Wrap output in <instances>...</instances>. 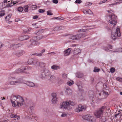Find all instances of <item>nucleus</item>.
I'll use <instances>...</instances> for the list:
<instances>
[{
	"label": "nucleus",
	"instance_id": "8",
	"mask_svg": "<svg viewBox=\"0 0 122 122\" xmlns=\"http://www.w3.org/2000/svg\"><path fill=\"white\" fill-rule=\"evenodd\" d=\"M121 34L120 32V29L117 28L116 30V31L115 32H112L111 35V37L112 39L114 40H116L117 36H120Z\"/></svg>",
	"mask_w": 122,
	"mask_h": 122
},
{
	"label": "nucleus",
	"instance_id": "37",
	"mask_svg": "<svg viewBox=\"0 0 122 122\" xmlns=\"http://www.w3.org/2000/svg\"><path fill=\"white\" fill-rule=\"evenodd\" d=\"M74 83V82L73 81L71 80L70 81H68L67 82V84L69 86H71Z\"/></svg>",
	"mask_w": 122,
	"mask_h": 122
},
{
	"label": "nucleus",
	"instance_id": "61",
	"mask_svg": "<svg viewBox=\"0 0 122 122\" xmlns=\"http://www.w3.org/2000/svg\"><path fill=\"white\" fill-rule=\"evenodd\" d=\"M32 6L31 8H37V7L36 5H32Z\"/></svg>",
	"mask_w": 122,
	"mask_h": 122
},
{
	"label": "nucleus",
	"instance_id": "13",
	"mask_svg": "<svg viewBox=\"0 0 122 122\" xmlns=\"http://www.w3.org/2000/svg\"><path fill=\"white\" fill-rule=\"evenodd\" d=\"M51 95L52 97L51 100L52 103L54 104L57 101L56 95V93H53Z\"/></svg>",
	"mask_w": 122,
	"mask_h": 122
},
{
	"label": "nucleus",
	"instance_id": "45",
	"mask_svg": "<svg viewBox=\"0 0 122 122\" xmlns=\"http://www.w3.org/2000/svg\"><path fill=\"white\" fill-rule=\"evenodd\" d=\"M100 70V69L95 67L94 68L93 71L94 72H98Z\"/></svg>",
	"mask_w": 122,
	"mask_h": 122
},
{
	"label": "nucleus",
	"instance_id": "36",
	"mask_svg": "<svg viewBox=\"0 0 122 122\" xmlns=\"http://www.w3.org/2000/svg\"><path fill=\"white\" fill-rule=\"evenodd\" d=\"M55 77L53 75H51L50 78V80L52 81H54L55 79Z\"/></svg>",
	"mask_w": 122,
	"mask_h": 122
},
{
	"label": "nucleus",
	"instance_id": "19",
	"mask_svg": "<svg viewBox=\"0 0 122 122\" xmlns=\"http://www.w3.org/2000/svg\"><path fill=\"white\" fill-rule=\"evenodd\" d=\"M25 52L23 51H19L18 52L15 54L17 56H22L25 53Z\"/></svg>",
	"mask_w": 122,
	"mask_h": 122
},
{
	"label": "nucleus",
	"instance_id": "33",
	"mask_svg": "<svg viewBox=\"0 0 122 122\" xmlns=\"http://www.w3.org/2000/svg\"><path fill=\"white\" fill-rule=\"evenodd\" d=\"M46 75V77H48L50 75V72L48 70H46L45 71Z\"/></svg>",
	"mask_w": 122,
	"mask_h": 122
},
{
	"label": "nucleus",
	"instance_id": "15",
	"mask_svg": "<svg viewBox=\"0 0 122 122\" xmlns=\"http://www.w3.org/2000/svg\"><path fill=\"white\" fill-rule=\"evenodd\" d=\"M29 38L28 36L25 35L20 36L18 39L20 41H23L26 40L28 39Z\"/></svg>",
	"mask_w": 122,
	"mask_h": 122
},
{
	"label": "nucleus",
	"instance_id": "32",
	"mask_svg": "<svg viewBox=\"0 0 122 122\" xmlns=\"http://www.w3.org/2000/svg\"><path fill=\"white\" fill-rule=\"evenodd\" d=\"M68 102L69 103V106H70V105L74 106L76 104V103L74 102L71 101H68Z\"/></svg>",
	"mask_w": 122,
	"mask_h": 122
},
{
	"label": "nucleus",
	"instance_id": "43",
	"mask_svg": "<svg viewBox=\"0 0 122 122\" xmlns=\"http://www.w3.org/2000/svg\"><path fill=\"white\" fill-rule=\"evenodd\" d=\"M79 99V100L80 101L84 100L85 99L84 97L82 96H80Z\"/></svg>",
	"mask_w": 122,
	"mask_h": 122
},
{
	"label": "nucleus",
	"instance_id": "53",
	"mask_svg": "<svg viewBox=\"0 0 122 122\" xmlns=\"http://www.w3.org/2000/svg\"><path fill=\"white\" fill-rule=\"evenodd\" d=\"M4 5H3V3H0V8H6L5 6H4Z\"/></svg>",
	"mask_w": 122,
	"mask_h": 122
},
{
	"label": "nucleus",
	"instance_id": "58",
	"mask_svg": "<svg viewBox=\"0 0 122 122\" xmlns=\"http://www.w3.org/2000/svg\"><path fill=\"white\" fill-rule=\"evenodd\" d=\"M39 17V16L38 15H35L33 17V19L35 20L38 18Z\"/></svg>",
	"mask_w": 122,
	"mask_h": 122
},
{
	"label": "nucleus",
	"instance_id": "29",
	"mask_svg": "<svg viewBox=\"0 0 122 122\" xmlns=\"http://www.w3.org/2000/svg\"><path fill=\"white\" fill-rule=\"evenodd\" d=\"M27 84L29 86L31 87H33L35 86L34 83L31 82H27Z\"/></svg>",
	"mask_w": 122,
	"mask_h": 122
},
{
	"label": "nucleus",
	"instance_id": "10",
	"mask_svg": "<svg viewBox=\"0 0 122 122\" xmlns=\"http://www.w3.org/2000/svg\"><path fill=\"white\" fill-rule=\"evenodd\" d=\"M82 118L84 120H86L91 122H95V119L93 116H92L89 115H86L83 116Z\"/></svg>",
	"mask_w": 122,
	"mask_h": 122
},
{
	"label": "nucleus",
	"instance_id": "18",
	"mask_svg": "<svg viewBox=\"0 0 122 122\" xmlns=\"http://www.w3.org/2000/svg\"><path fill=\"white\" fill-rule=\"evenodd\" d=\"M83 12L85 14H91L92 13V12L91 10L88 9H86L84 10Z\"/></svg>",
	"mask_w": 122,
	"mask_h": 122
},
{
	"label": "nucleus",
	"instance_id": "16",
	"mask_svg": "<svg viewBox=\"0 0 122 122\" xmlns=\"http://www.w3.org/2000/svg\"><path fill=\"white\" fill-rule=\"evenodd\" d=\"M39 66L42 69H44L45 68L46 64L43 62H38Z\"/></svg>",
	"mask_w": 122,
	"mask_h": 122
},
{
	"label": "nucleus",
	"instance_id": "52",
	"mask_svg": "<svg viewBox=\"0 0 122 122\" xmlns=\"http://www.w3.org/2000/svg\"><path fill=\"white\" fill-rule=\"evenodd\" d=\"M67 114L66 113H63L61 115V116L62 117H63L66 116Z\"/></svg>",
	"mask_w": 122,
	"mask_h": 122
},
{
	"label": "nucleus",
	"instance_id": "47",
	"mask_svg": "<svg viewBox=\"0 0 122 122\" xmlns=\"http://www.w3.org/2000/svg\"><path fill=\"white\" fill-rule=\"evenodd\" d=\"M116 80L117 81H119L120 82L122 81V78H121L117 77H116Z\"/></svg>",
	"mask_w": 122,
	"mask_h": 122
},
{
	"label": "nucleus",
	"instance_id": "14",
	"mask_svg": "<svg viewBox=\"0 0 122 122\" xmlns=\"http://www.w3.org/2000/svg\"><path fill=\"white\" fill-rule=\"evenodd\" d=\"M71 50V48H69L68 49L65 50L63 52L64 56H66L69 55L70 54Z\"/></svg>",
	"mask_w": 122,
	"mask_h": 122
},
{
	"label": "nucleus",
	"instance_id": "55",
	"mask_svg": "<svg viewBox=\"0 0 122 122\" xmlns=\"http://www.w3.org/2000/svg\"><path fill=\"white\" fill-rule=\"evenodd\" d=\"M59 30H63L65 28V27L64 26H61L59 27Z\"/></svg>",
	"mask_w": 122,
	"mask_h": 122
},
{
	"label": "nucleus",
	"instance_id": "63",
	"mask_svg": "<svg viewBox=\"0 0 122 122\" xmlns=\"http://www.w3.org/2000/svg\"><path fill=\"white\" fill-rule=\"evenodd\" d=\"M50 3L49 1L46 2V3L47 5H50Z\"/></svg>",
	"mask_w": 122,
	"mask_h": 122
},
{
	"label": "nucleus",
	"instance_id": "56",
	"mask_svg": "<svg viewBox=\"0 0 122 122\" xmlns=\"http://www.w3.org/2000/svg\"><path fill=\"white\" fill-rule=\"evenodd\" d=\"M45 10L40 9L38 11L40 13H43L45 11Z\"/></svg>",
	"mask_w": 122,
	"mask_h": 122
},
{
	"label": "nucleus",
	"instance_id": "9",
	"mask_svg": "<svg viewBox=\"0 0 122 122\" xmlns=\"http://www.w3.org/2000/svg\"><path fill=\"white\" fill-rule=\"evenodd\" d=\"M104 88H103V91L101 93H99V95L100 96H102V98H106L108 95L109 94L108 93V90L107 89H105L104 87V85H103Z\"/></svg>",
	"mask_w": 122,
	"mask_h": 122
},
{
	"label": "nucleus",
	"instance_id": "20",
	"mask_svg": "<svg viewBox=\"0 0 122 122\" xmlns=\"http://www.w3.org/2000/svg\"><path fill=\"white\" fill-rule=\"evenodd\" d=\"M93 91H91L89 92L90 99L92 101H93Z\"/></svg>",
	"mask_w": 122,
	"mask_h": 122
},
{
	"label": "nucleus",
	"instance_id": "54",
	"mask_svg": "<svg viewBox=\"0 0 122 122\" xmlns=\"http://www.w3.org/2000/svg\"><path fill=\"white\" fill-rule=\"evenodd\" d=\"M82 2V1L81 0H76L75 1V2L76 3L80 4Z\"/></svg>",
	"mask_w": 122,
	"mask_h": 122
},
{
	"label": "nucleus",
	"instance_id": "62",
	"mask_svg": "<svg viewBox=\"0 0 122 122\" xmlns=\"http://www.w3.org/2000/svg\"><path fill=\"white\" fill-rule=\"evenodd\" d=\"M107 1V0H104L103 1H101L100 2V4H102V3H104L106 2Z\"/></svg>",
	"mask_w": 122,
	"mask_h": 122
},
{
	"label": "nucleus",
	"instance_id": "1",
	"mask_svg": "<svg viewBox=\"0 0 122 122\" xmlns=\"http://www.w3.org/2000/svg\"><path fill=\"white\" fill-rule=\"evenodd\" d=\"M11 102L13 107H19L23 105L24 103L22 97L19 96H13L12 98Z\"/></svg>",
	"mask_w": 122,
	"mask_h": 122
},
{
	"label": "nucleus",
	"instance_id": "4",
	"mask_svg": "<svg viewBox=\"0 0 122 122\" xmlns=\"http://www.w3.org/2000/svg\"><path fill=\"white\" fill-rule=\"evenodd\" d=\"M105 109V107L104 106L102 107L99 108L95 112V115L97 117L100 118L102 116L104 111Z\"/></svg>",
	"mask_w": 122,
	"mask_h": 122
},
{
	"label": "nucleus",
	"instance_id": "24",
	"mask_svg": "<svg viewBox=\"0 0 122 122\" xmlns=\"http://www.w3.org/2000/svg\"><path fill=\"white\" fill-rule=\"evenodd\" d=\"M10 117L11 118H15L18 119H20V117L19 116H17L16 115H15L12 114L10 115Z\"/></svg>",
	"mask_w": 122,
	"mask_h": 122
},
{
	"label": "nucleus",
	"instance_id": "22",
	"mask_svg": "<svg viewBox=\"0 0 122 122\" xmlns=\"http://www.w3.org/2000/svg\"><path fill=\"white\" fill-rule=\"evenodd\" d=\"M20 44L18 43V44H14L13 45H12L11 47L12 48L14 49L16 47H20Z\"/></svg>",
	"mask_w": 122,
	"mask_h": 122
},
{
	"label": "nucleus",
	"instance_id": "51",
	"mask_svg": "<svg viewBox=\"0 0 122 122\" xmlns=\"http://www.w3.org/2000/svg\"><path fill=\"white\" fill-rule=\"evenodd\" d=\"M115 71V69L114 68L112 67L111 68L110 71L111 73H113Z\"/></svg>",
	"mask_w": 122,
	"mask_h": 122
},
{
	"label": "nucleus",
	"instance_id": "59",
	"mask_svg": "<svg viewBox=\"0 0 122 122\" xmlns=\"http://www.w3.org/2000/svg\"><path fill=\"white\" fill-rule=\"evenodd\" d=\"M52 2L53 3L55 4H57L58 2V1L57 0H53Z\"/></svg>",
	"mask_w": 122,
	"mask_h": 122
},
{
	"label": "nucleus",
	"instance_id": "2",
	"mask_svg": "<svg viewBox=\"0 0 122 122\" xmlns=\"http://www.w3.org/2000/svg\"><path fill=\"white\" fill-rule=\"evenodd\" d=\"M107 11L109 13L108 15H107L106 16L107 21L113 25H115L117 23L116 20L117 16L112 13L113 12L112 10H108Z\"/></svg>",
	"mask_w": 122,
	"mask_h": 122
},
{
	"label": "nucleus",
	"instance_id": "6",
	"mask_svg": "<svg viewBox=\"0 0 122 122\" xmlns=\"http://www.w3.org/2000/svg\"><path fill=\"white\" fill-rule=\"evenodd\" d=\"M32 68L30 67H23L22 69L19 68L15 71V72L17 73H18L21 72L24 73H28L29 70L31 69Z\"/></svg>",
	"mask_w": 122,
	"mask_h": 122
},
{
	"label": "nucleus",
	"instance_id": "26",
	"mask_svg": "<svg viewBox=\"0 0 122 122\" xmlns=\"http://www.w3.org/2000/svg\"><path fill=\"white\" fill-rule=\"evenodd\" d=\"M81 51V50L79 49H76L74 50V53L75 54H77L80 53Z\"/></svg>",
	"mask_w": 122,
	"mask_h": 122
},
{
	"label": "nucleus",
	"instance_id": "30",
	"mask_svg": "<svg viewBox=\"0 0 122 122\" xmlns=\"http://www.w3.org/2000/svg\"><path fill=\"white\" fill-rule=\"evenodd\" d=\"M12 15L11 14H9L5 17V19L6 20H9L11 18Z\"/></svg>",
	"mask_w": 122,
	"mask_h": 122
},
{
	"label": "nucleus",
	"instance_id": "64",
	"mask_svg": "<svg viewBox=\"0 0 122 122\" xmlns=\"http://www.w3.org/2000/svg\"><path fill=\"white\" fill-rule=\"evenodd\" d=\"M33 107L32 106H31L30 107V109L31 110H32L33 109Z\"/></svg>",
	"mask_w": 122,
	"mask_h": 122
},
{
	"label": "nucleus",
	"instance_id": "23",
	"mask_svg": "<svg viewBox=\"0 0 122 122\" xmlns=\"http://www.w3.org/2000/svg\"><path fill=\"white\" fill-rule=\"evenodd\" d=\"M51 68L54 70H57L60 68V67L59 66L55 65H53L51 66Z\"/></svg>",
	"mask_w": 122,
	"mask_h": 122
},
{
	"label": "nucleus",
	"instance_id": "39",
	"mask_svg": "<svg viewBox=\"0 0 122 122\" xmlns=\"http://www.w3.org/2000/svg\"><path fill=\"white\" fill-rule=\"evenodd\" d=\"M16 3V2H14V1L13 2H12L11 3H10L8 5V7H10L13 6V5L15 4Z\"/></svg>",
	"mask_w": 122,
	"mask_h": 122
},
{
	"label": "nucleus",
	"instance_id": "21",
	"mask_svg": "<svg viewBox=\"0 0 122 122\" xmlns=\"http://www.w3.org/2000/svg\"><path fill=\"white\" fill-rule=\"evenodd\" d=\"M83 73L80 72H77L76 74V76L78 78H81L83 76Z\"/></svg>",
	"mask_w": 122,
	"mask_h": 122
},
{
	"label": "nucleus",
	"instance_id": "28",
	"mask_svg": "<svg viewBox=\"0 0 122 122\" xmlns=\"http://www.w3.org/2000/svg\"><path fill=\"white\" fill-rule=\"evenodd\" d=\"M33 61L32 64L36 65L38 63V62H38V60L36 59H33Z\"/></svg>",
	"mask_w": 122,
	"mask_h": 122
},
{
	"label": "nucleus",
	"instance_id": "31",
	"mask_svg": "<svg viewBox=\"0 0 122 122\" xmlns=\"http://www.w3.org/2000/svg\"><path fill=\"white\" fill-rule=\"evenodd\" d=\"M5 14V12L4 10H2L0 11V17L4 16Z\"/></svg>",
	"mask_w": 122,
	"mask_h": 122
},
{
	"label": "nucleus",
	"instance_id": "27",
	"mask_svg": "<svg viewBox=\"0 0 122 122\" xmlns=\"http://www.w3.org/2000/svg\"><path fill=\"white\" fill-rule=\"evenodd\" d=\"M36 37L37 39V41L43 38V36L41 35H40L36 36L34 37Z\"/></svg>",
	"mask_w": 122,
	"mask_h": 122
},
{
	"label": "nucleus",
	"instance_id": "11",
	"mask_svg": "<svg viewBox=\"0 0 122 122\" xmlns=\"http://www.w3.org/2000/svg\"><path fill=\"white\" fill-rule=\"evenodd\" d=\"M86 105L82 106L81 104L79 105L75 109V112H79L81 111H82L83 110H85L86 109Z\"/></svg>",
	"mask_w": 122,
	"mask_h": 122
},
{
	"label": "nucleus",
	"instance_id": "35",
	"mask_svg": "<svg viewBox=\"0 0 122 122\" xmlns=\"http://www.w3.org/2000/svg\"><path fill=\"white\" fill-rule=\"evenodd\" d=\"M66 92L68 94H69L71 93L72 91L69 88H68L66 89Z\"/></svg>",
	"mask_w": 122,
	"mask_h": 122
},
{
	"label": "nucleus",
	"instance_id": "46",
	"mask_svg": "<svg viewBox=\"0 0 122 122\" xmlns=\"http://www.w3.org/2000/svg\"><path fill=\"white\" fill-rule=\"evenodd\" d=\"M34 55H35L36 56H41L42 55V53H36Z\"/></svg>",
	"mask_w": 122,
	"mask_h": 122
},
{
	"label": "nucleus",
	"instance_id": "42",
	"mask_svg": "<svg viewBox=\"0 0 122 122\" xmlns=\"http://www.w3.org/2000/svg\"><path fill=\"white\" fill-rule=\"evenodd\" d=\"M78 87L80 91L82 92H83L84 91V90L82 89H81V88H82L81 86V85H79L78 86Z\"/></svg>",
	"mask_w": 122,
	"mask_h": 122
},
{
	"label": "nucleus",
	"instance_id": "38",
	"mask_svg": "<svg viewBox=\"0 0 122 122\" xmlns=\"http://www.w3.org/2000/svg\"><path fill=\"white\" fill-rule=\"evenodd\" d=\"M33 58L29 59L27 62L28 64H32L33 62Z\"/></svg>",
	"mask_w": 122,
	"mask_h": 122
},
{
	"label": "nucleus",
	"instance_id": "5",
	"mask_svg": "<svg viewBox=\"0 0 122 122\" xmlns=\"http://www.w3.org/2000/svg\"><path fill=\"white\" fill-rule=\"evenodd\" d=\"M29 43L30 45H28V46L32 47L38 46L40 44V43L37 41L36 38L34 37L30 40Z\"/></svg>",
	"mask_w": 122,
	"mask_h": 122
},
{
	"label": "nucleus",
	"instance_id": "3",
	"mask_svg": "<svg viewBox=\"0 0 122 122\" xmlns=\"http://www.w3.org/2000/svg\"><path fill=\"white\" fill-rule=\"evenodd\" d=\"M59 108L60 109H63L68 110L71 109V107L69 106V103L68 102V100L66 101L61 103Z\"/></svg>",
	"mask_w": 122,
	"mask_h": 122
},
{
	"label": "nucleus",
	"instance_id": "44",
	"mask_svg": "<svg viewBox=\"0 0 122 122\" xmlns=\"http://www.w3.org/2000/svg\"><path fill=\"white\" fill-rule=\"evenodd\" d=\"M86 31V29H82L78 30V32H81Z\"/></svg>",
	"mask_w": 122,
	"mask_h": 122
},
{
	"label": "nucleus",
	"instance_id": "34",
	"mask_svg": "<svg viewBox=\"0 0 122 122\" xmlns=\"http://www.w3.org/2000/svg\"><path fill=\"white\" fill-rule=\"evenodd\" d=\"M107 47L108 48V49H112V46L111 45H108L107 46ZM104 49L105 51H109V49L105 48Z\"/></svg>",
	"mask_w": 122,
	"mask_h": 122
},
{
	"label": "nucleus",
	"instance_id": "41",
	"mask_svg": "<svg viewBox=\"0 0 122 122\" xmlns=\"http://www.w3.org/2000/svg\"><path fill=\"white\" fill-rule=\"evenodd\" d=\"M53 18L57 19L59 20H61L64 19L63 18L61 17H54Z\"/></svg>",
	"mask_w": 122,
	"mask_h": 122
},
{
	"label": "nucleus",
	"instance_id": "40",
	"mask_svg": "<svg viewBox=\"0 0 122 122\" xmlns=\"http://www.w3.org/2000/svg\"><path fill=\"white\" fill-rule=\"evenodd\" d=\"M47 15H52L53 14L52 13V11L51 10H49L47 11Z\"/></svg>",
	"mask_w": 122,
	"mask_h": 122
},
{
	"label": "nucleus",
	"instance_id": "49",
	"mask_svg": "<svg viewBox=\"0 0 122 122\" xmlns=\"http://www.w3.org/2000/svg\"><path fill=\"white\" fill-rule=\"evenodd\" d=\"M59 30V27H55L53 30V31H57Z\"/></svg>",
	"mask_w": 122,
	"mask_h": 122
},
{
	"label": "nucleus",
	"instance_id": "57",
	"mask_svg": "<svg viewBox=\"0 0 122 122\" xmlns=\"http://www.w3.org/2000/svg\"><path fill=\"white\" fill-rule=\"evenodd\" d=\"M92 3H90V2H87L86 3V5H87L88 6H89L92 5Z\"/></svg>",
	"mask_w": 122,
	"mask_h": 122
},
{
	"label": "nucleus",
	"instance_id": "17",
	"mask_svg": "<svg viewBox=\"0 0 122 122\" xmlns=\"http://www.w3.org/2000/svg\"><path fill=\"white\" fill-rule=\"evenodd\" d=\"M17 10L20 12L24 13V12H28V8H17Z\"/></svg>",
	"mask_w": 122,
	"mask_h": 122
},
{
	"label": "nucleus",
	"instance_id": "60",
	"mask_svg": "<svg viewBox=\"0 0 122 122\" xmlns=\"http://www.w3.org/2000/svg\"><path fill=\"white\" fill-rule=\"evenodd\" d=\"M20 20V19H16L15 20L16 22H18Z\"/></svg>",
	"mask_w": 122,
	"mask_h": 122
},
{
	"label": "nucleus",
	"instance_id": "12",
	"mask_svg": "<svg viewBox=\"0 0 122 122\" xmlns=\"http://www.w3.org/2000/svg\"><path fill=\"white\" fill-rule=\"evenodd\" d=\"M82 36V35L81 34L72 35L71 37L70 38L73 40H76L79 39Z\"/></svg>",
	"mask_w": 122,
	"mask_h": 122
},
{
	"label": "nucleus",
	"instance_id": "25",
	"mask_svg": "<svg viewBox=\"0 0 122 122\" xmlns=\"http://www.w3.org/2000/svg\"><path fill=\"white\" fill-rule=\"evenodd\" d=\"M35 115L32 112H30L29 113L28 117L29 118H33L35 117Z\"/></svg>",
	"mask_w": 122,
	"mask_h": 122
},
{
	"label": "nucleus",
	"instance_id": "48",
	"mask_svg": "<svg viewBox=\"0 0 122 122\" xmlns=\"http://www.w3.org/2000/svg\"><path fill=\"white\" fill-rule=\"evenodd\" d=\"M67 75L66 74L64 73L62 75V77L64 79H66L67 77Z\"/></svg>",
	"mask_w": 122,
	"mask_h": 122
},
{
	"label": "nucleus",
	"instance_id": "50",
	"mask_svg": "<svg viewBox=\"0 0 122 122\" xmlns=\"http://www.w3.org/2000/svg\"><path fill=\"white\" fill-rule=\"evenodd\" d=\"M42 76L43 78H45L46 77V73L45 71L42 74Z\"/></svg>",
	"mask_w": 122,
	"mask_h": 122
},
{
	"label": "nucleus",
	"instance_id": "7",
	"mask_svg": "<svg viewBox=\"0 0 122 122\" xmlns=\"http://www.w3.org/2000/svg\"><path fill=\"white\" fill-rule=\"evenodd\" d=\"M15 79L14 77H9V81H10V84L11 85H16L17 84L21 83L22 80L21 79H19L16 81H13Z\"/></svg>",
	"mask_w": 122,
	"mask_h": 122
}]
</instances>
